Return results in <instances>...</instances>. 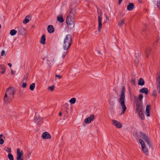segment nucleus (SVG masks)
I'll return each mask as SVG.
<instances>
[{
  "label": "nucleus",
  "instance_id": "nucleus-1",
  "mask_svg": "<svg viewBox=\"0 0 160 160\" xmlns=\"http://www.w3.org/2000/svg\"><path fill=\"white\" fill-rule=\"evenodd\" d=\"M125 88L124 86H122V91L119 99V102L122 109L121 114L123 113L126 111L127 109L125 103Z\"/></svg>",
  "mask_w": 160,
  "mask_h": 160
},
{
  "label": "nucleus",
  "instance_id": "nucleus-2",
  "mask_svg": "<svg viewBox=\"0 0 160 160\" xmlns=\"http://www.w3.org/2000/svg\"><path fill=\"white\" fill-rule=\"evenodd\" d=\"M72 44V36L70 34L67 35L64 40L63 44V48L66 50H68L70 48Z\"/></svg>",
  "mask_w": 160,
  "mask_h": 160
},
{
  "label": "nucleus",
  "instance_id": "nucleus-3",
  "mask_svg": "<svg viewBox=\"0 0 160 160\" xmlns=\"http://www.w3.org/2000/svg\"><path fill=\"white\" fill-rule=\"evenodd\" d=\"M74 10L71 9L69 12L68 15L66 18V23L68 26L72 25L74 26Z\"/></svg>",
  "mask_w": 160,
  "mask_h": 160
},
{
  "label": "nucleus",
  "instance_id": "nucleus-4",
  "mask_svg": "<svg viewBox=\"0 0 160 160\" xmlns=\"http://www.w3.org/2000/svg\"><path fill=\"white\" fill-rule=\"evenodd\" d=\"M139 133L140 135V137L145 141L147 144L148 145L149 148H151V149H152L153 147L148 137L146 134L142 132H140Z\"/></svg>",
  "mask_w": 160,
  "mask_h": 160
},
{
  "label": "nucleus",
  "instance_id": "nucleus-5",
  "mask_svg": "<svg viewBox=\"0 0 160 160\" xmlns=\"http://www.w3.org/2000/svg\"><path fill=\"white\" fill-rule=\"evenodd\" d=\"M134 100L136 103V111L138 112H142L143 105L142 102H139L136 96L134 97Z\"/></svg>",
  "mask_w": 160,
  "mask_h": 160
},
{
  "label": "nucleus",
  "instance_id": "nucleus-6",
  "mask_svg": "<svg viewBox=\"0 0 160 160\" xmlns=\"http://www.w3.org/2000/svg\"><path fill=\"white\" fill-rule=\"evenodd\" d=\"M102 13H101L100 15L98 17V31L99 32H100L101 29L102 28Z\"/></svg>",
  "mask_w": 160,
  "mask_h": 160
},
{
  "label": "nucleus",
  "instance_id": "nucleus-7",
  "mask_svg": "<svg viewBox=\"0 0 160 160\" xmlns=\"http://www.w3.org/2000/svg\"><path fill=\"white\" fill-rule=\"evenodd\" d=\"M112 121L113 125L117 128H120L122 127V124L119 122L114 119H112Z\"/></svg>",
  "mask_w": 160,
  "mask_h": 160
},
{
  "label": "nucleus",
  "instance_id": "nucleus-8",
  "mask_svg": "<svg viewBox=\"0 0 160 160\" xmlns=\"http://www.w3.org/2000/svg\"><path fill=\"white\" fill-rule=\"evenodd\" d=\"M95 118V116L93 114L90 115L88 118H86L84 120V122L85 123H89L91 121H93Z\"/></svg>",
  "mask_w": 160,
  "mask_h": 160
},
{
  "label": "nucleus",
  "instance_id": "nucleus-9",
  "mask_svg": "<svg viewBox=\"0 0 160 160\" xmlns=\"http://www.w3.org/2000/svg\"><path fill=\"white\" fill-rule=\"evenodd\" d=\"M42 138L43 139H50L51 136L48 132H45L42 134Z\"/></svg>",
  "mask_w": 160,
  "mask_h": 160
},
{
  "label": "nucleus",
  "instance_id": "nucleus-10",
  "mask_svg": "<svg viewBox=\"0 0 160 160\" xmlns=\"http://www.w3.org/2000/svg\"><path fill=\"white\" fill-rule=\"evenodd\" d=\"M152 51V48L150 47H148L146 48L145 50V53L146 55V57L148 58L149 55L150 54Z\"/></svg>",
  "mask_w": 160,
  "mask_h": 160
},
{
  "label": "nucleus",
  "instance_id": "nucleus-11",
  "mask_svg": "<svg viewBox=\"0 0 160 160\" xmlns=\"http://www.w3.org/2000/svg\"><path fill=\"white\" fill-rule=\"evenodd\" d=\"M42 120V118L40 117L39 116H35L34 121L37 124H39L40 123V122Z\"/></svg>",
  "mask_w": 160,
  "mask_h": 160
},
{
  "label": "nucleus",
  "instance_id": "nucleus-12",
  "mask_svg": "<svg viewBox=\"0 0 160 160\" xmlns=\"http://www.w3.org/2000/svg\"><path fill=\"white\" fill-rule=\"evenodd\" d=\"M17 158L22 157L23 156V153L22 150L20 151V149L19 148H18L17 150Z\"/></svg>",
  "mask_w": 160,
  "mask_h": 160
},
{
  "label": "nucleus",
  "instance_id": "nucleus-13",
  "mask_svg": "<svg viewBox=\"0 0 160 160\" xmlns=\"http://www.w3.org/2000/svg\"><path fill=\"white\" fill-rule=\"evenodd\" d=\"M139 92L141 93H144L145 94L147 95L148 93V90L147 88H143L140 89Z\"/></svg>",
  "mask_w": 160,
  "mask_h": 160
},
{
  "label": "nucleus",
  "instance_id": "nucleus-14",
  "mask_svg": "<svg viewBox=\"0 0 160 160\" xmlns=\"http://www.w3.org/2000/svg\"><path fill=\"white\" fill-rule=\"evenodd\" d=\"M48 32L50 33H52L54 31V29L53 26L52 25L48 26L47 28Z\"/></svg>",
  "mask_w": 160,
  "mask_h": 160
},
{
  "label": "nucleus",
  "instance_id": "nucleus-15",
  "mask_svg": "<svg viewBox=\"0 0 160 160\" xmlns=\"http://www.w3.org/2000/svg\"><path fill=\"white\" fill-rule=\"evenodd\" d=\"M18 32L19 34L23 35L26 32V29L24 28H18Z\"/></svg>",
  "mask_w": 160,
  "mask_h": 160
},
{
  "label": "nucleus",
  "instance_id": "nucleus-16",
  "mask_svg": "<svg viewBox=\"0 0 160 160\" xmlns=\"http://www.w3.org/2000/svg\"><path fill=\"white\" fill-rule=\"evenodd\" d=\"M46 35L43 34L40 40V43L43 45H45L46 44Z\"/></svg>",
  "mask_w": 160,
  "mask_h": 160
},
{
  "label": "nucleus",
  "instance_id": "nucleus-17",
  "mask_svg": "<svg viewBox=\"0 0 160 160\" xmlns=\"http://www.w3.org/2000/svg\"><path fill=\"white\" fill-rule=\"evenodd\" d=\"M151 108V105H147L146 107V115L147 116L149 117L150 116L149 111Z\"/></svg>",
  "mask_w": 160,
  "mask_h": 160
},
{
  "label": "nucleus",
  "instance_id": "nucleus-18",
  "mask_svg": "<svg viewBox=\"0 0 160 160\" xmlns=\"http://www.w3.org/2000/svg\"><path fill=\"white\" fill-rule=\"evenodd\" d=\"M134 5L132 3H130L127 6V9L128 11H131L134 8Z\"/></svg>",
  "mask_w": 160,
  "mask_h": 160
},
{
  "label": "nucleus",
  "instance_id": "nucleus-19",
  "mask_svg": "<svg viewBox=\"0 0 160 160\" xmlns=\"http://www.w3.org/2000/svg\"><path fill=\"white\" fill-rule=\"evenodd\" d=\"M16 74V71H15L11 70V78L12 79H14Z\"/></svg>",
  "mask_w": 160,
  "mask_h": 160
},
{
  "label": "nucleus",
  "instance_id": "nucleus-20",
  "mask_svg": "<svg viewBox=\"0 0 160 160\" xmlns=\"http://www.w3.org/2000/svg\"><path fill=\"white\" fill-rule=\"evenodd\" d=\"M145 84L144 81L142 78H140L138 81V84L139 85L142 86Z\"/></svg>",
  "mask_w": 160,
  "mask_h": 160
},
{
  "label": "nucleus",
  "instance_id": "nucleus-21",
  "mask_svg": "<svg viewBox=\"0 0 160 160\" xmlns=\"http://www.w3.org/2000/svg\"><path fill=\"white\" fill-rule=\"evenodd\" d=\"M29 18H31V16L30 15L27 16L23 21V23L24 24L27 23L30 20Z\"/></svg>",
  "mask_w": 160,
  "mask_h": 160
},
{
  "label": "nucleus",
  "instance_id": "nucleus-22",
  "mask_svg": "<svg viewBox=\"0 0 160 160\" xmlns=\"http://www.w3.org/2000/svg\"><path fill=\"white\" fill-rule=\"evenodd\" d=\"M142 151L146 155H148V151L147 148L145 147V146H144L143 147H142Z\"/></svg>",
  "mask_w": 160,
  "mask_h": 160
},
{
  "label": "nucleus",
  "instance_id": "nucleus-23",
  "mask_svg": "<svg viewBox=\"0 0 160 160\" xmlns=\"http://www.w3.org/2000/svg\"><path fill=\"white\" fill-rule=\"evenodd\" d=\"M9 90H10L9 88H8L6 90V93H5V96H4V100L5 102H7V101H6V98H7V95L8 94H10V92H9Z\"/></svg>",
  "mask_w": 160,
  "mask_h": 160
},
{
  "label": "nucleus",
  "instance_id": "nucleus-24",
  "mask_svg": "<svg viewBox=\"0 0 160 160\" xmlns=\"http://www.w3.org/2000/svg\"><path fill=\"white\" fill-rule=\"evenodd\" d=\"M57 20L60 22H64V19L63 18L62 15H60L58 16Z\"/></svg>",
  "mask_w": 160,
  "mask_h": 160
},
{
  "label": "nucleus",
  "instance_id": "nucleus-25",
  "mask_svg": "<svg viewBox=\"0 0 160 160\" xmlns=\"http://www.w3.org/2000/svg\"><path fill=\"white\" fill-rule=\"evenodd\" d=\"M5 70V67L3 65H2L0 66V71L1 72L2 74H3Z\"/></svg>",
  "mask_w": 160,
  "mask_h": 160
},
{
  "label": "nucleus",
  "instance_id": "nucleus-26",
  "mask_svg": "<svg viewBox=\"0 0 160 160\" xmlns=\"http://www.w3.org/2000/svg\"><path fill=\"white\" fill-rule=\"evenodd\" d=\"M138 114L142 120H143L145 118V117L144 114L142 112H138Z\"/></svg>",
  "mask_w": 160,
  "mask_h": 160
},
{
  "label": "nucleus",
  "instance_id": "nucleus-27",
  "mask_svg": "<svg viewBox=\"0 0 160 160\" xmlns=\"http://www.w3.org/2000/svg\"><path fill=\"white\" fill-rule=\"evenodd\" d=\"M156 81L158 82L157 86H160V74H157Z\"/></svg>",
  "mask_w": 160,
  "mask_h": 160
},
{
  "label": "nucleus",
  "instance_id": "nucleus-28",
  "mask_svg": "<svg viewBox=\"0 0 160 160\" xmlns=\"http://www.w3.org/2000/svg\"><path fill=\"white\" fill-rule=\"evenodd\" d=\"M15 92V89L11 87V94L12 95V98H14V95Z\"/></svg>",
  "mask_w": 160,
  "mask_h": 160
},
{
  "label": "nucleus",
  "instance_id": "nucleus-29",
  "mask_svg": "<svg viewBox=\"0 0 160 160\" xmlns=\"http://www.w3.org/2000/svg\"><path fill=\"white\" fill-rule=\"evenodd\" d=\"M17 32V30L15 29H12L11 30V35L14 36L16 33Z\"/></svg>",
  "mask_w": 160,
  "mask_h": 160
},
{
  "label": "nucleus",
  "instance_id": "nucleus-30",
  "mask_svg": "<svg viewBox=\"0 0 160 160\" xmlns=\"http://www.w3.org/2000/svg\"><path fill=\"white\" fill-rule=\"evenodd\" d=\"M3 136V135L2 134L0 135V144H3L4 142V140L2 138Z\"/></svg>",
  "mask_w": 160,
  "mask_h": 160
},
{
  "label": "nucleus",
  "instance_id": "nucleus-31",
  "mask_svg": "<svg viewBox=\"0 0 160 160\" xmlns=\"http://www.w3.org/2000/svg\"><path fill=\"white\" fill-rule=\"evenodd\" d=\"M143 97V95L142 94H140L138 97V101L139 102H142V98Z\"/></svg>",
  "mask_w": 160,
  "mask_h": 160
},
{
  "label": "nucleus",
  "instance_id": "nucleus-32",
  "mask_svg": "<svg viewBox=\"0 0 160 160\" xmlns=\"http://www.w3.org/2000/svg\"><path fill=\"white\" fill-rule=\"evenodd\" d=\"M35 87V84L34 83H32L30 86V89L32 90L33 91Z\"/></svg>",
  "mask_w": 160,
  "mask_h": 160
},
{
  "label": "nucleus",
  "instance_id": "nucleus-33",
  "mask_svg": "<svg viewBox=\"0 0 160 160\" xmlns=\"http://www.w3.org/2000/svg\"><path fill=\"white\" fill-rule=\"evenodd\" d=\"M76 101V98H72L69 101L70 102L71 104H74L75 103Z\"/></svg>",
  "mask_w": 160,
  "mask_h": 160
},
{
  "label": "nucleus",
  "instance_id": "nucleus-34",
  "mask_svg": "<svg viewBox=\"0 0 160 160\" xmlns=\"http://www.w3.org/2000/svg\"><path fill=\"white\" fill-rule=\"evenodd\" d=\"M139 141L142 147H143L144 146H145V143H144V142L141 139H140L139 140Z\"/></svg>",
  "mask_w": 160,
  "mask_h": 160
},
{
  "label": "nucleus",
  "instance_id": "nucleus-35",
  "mask_svg": "<svg viewBox=\"0 0 160 160\" xmlns=\"http://www.w3.org/2000/svg\"><path fill=\"white\" fill-rule=\"evenodd\" d=\"M109 103L111 106H113L114 105L115 102L113 100L111 99L110 100Z\"/></svg>",
  "mask_w": 160,
  "mask_h": 160
},
{
  "label": "nucleus",
  "instance_id": "nucleus-36",
  "mask_svg": "<svg viewBox=\"0 0 160 160\" xmlns=\"http://www.w3.org/2000/svg\"><path fill=\"white\" fill-rule=\"evenodd\" d=\"M28 77V74H26L24 76L23 79L22 80V82H24L25 80H26Z\"/></svg>",
  "mask_w": 160,
  "mask_h": 160
},
{
  "label": "nucleus",
  "instance_id": "nucleus-37",
  "mask_svg": "<svg viewBox=\"0 0 160 160\" xmlns=\"http://www.w3.org/2000/svg\"><path fill=\"white\" fill-rule=\"evenodd\" d=\"M124 20H122L120 22L118 23V25L119 27L122 26V24L124 23Z\"/></svg>",
  "mask_w": 160,
  "mask_h": 160
},
{
  "label": "nucleus",
  "instance_id": "nucleus-38",
  "mask_svg": "<svg viewBox=\"0 0 160 160\" xmlns=\"http://www.w3.org/2000/svg\"><path fill=\"white\" fill-rule=\"evenodd\" d=\"M157 95V94L156 91L155 90H153L152 92V95L153 97H156Z\"/></svg>",
  "mask_w": 160,
  "mask_h": 160
},
{
  "label": "nucleus",
  "instance_id": "nucleus-39",
  "mask_svg": "<svg viewBox=\"0 0 160 160\" xmlns=\"http://www.w3.org/2000/svg\"><path fill=\"white\" fill-rule=\"evenodd\" d=\"M67 50H66V51L65 52H64L63 54H62V58H64L65 57V56H66V55H67Z\"/></svg>",
  "mask_w": 160,
  "mask_h": 160
},
{
  "label": "nucleus",
  "instance_id": "nucleus-40",
  "mask_svg": "<svg viewBox=\"0 0 160 160\" xmlns=\"http://www.w3.org/2000/svg\"><path fill=\"white\" fill-rule=\"evenodd\" d=\"M54 86H52L51 87H49L48 88L49 90L52 91H53L54 90Z\"/></svg>",
  "mask_w": 160,
  "mask_h": 160
},
{
  "label": "nucleus",
  "instance_id": "nucleus-41",
  "mask_svg": "<svg viewBox=\"0 0 160 160\" xmlns=\"http://www.w3.org/2000/svg\"><path fill=\"white\" fill-rule=\"evenodd\" d=\"M157 88L158 92L160 94V86H157Z\"/></svg>",
  "mask_w": 160,
  "mask_h": 160
},
{
  "label": "nucleus",
  "instance_id": "nucleus-42",
  "mask_svg": "<svg viewBox=\"0 0 160 160\" xmlns=\"http://www.w3.org/2000/svg\"><path fill=\"white\" fill-rule=\"evenodd\" d=\"M26 87H27L26 83L23 82L22 84V87L23 88H25Z\"/></svg>",
  "mask_w": 160,
  "mask_h": 160
},
{
  "label": "nucleus",
  "instance_id": "nucleus-43",
  "mask_svg": "<svg viewBox=\"0 0 160 160\" xmlns=\"http://www.w3.org/2000/svg\"><path fill=\"white\" fill-rule=\"evenodd\" d=\"M1 55L2 56H5V51L3 50H2V51H1Z\"/></svg>",
  "mask_w": 160,
  "mask_h": 160
},
{
  "label": "nucleus",
  "instance_id": "nucleus-44",
  "mask_svg": "<svg viewBox=\"0 0 160 160\" xmlns=\"http://www.w3.org/2000/svg\"><path fill=\"white\" fill-rule=\"evenodd\" d=\"M131 82L132 84L135 85V82H136V81L134 79H132L131 80Z\"/></svg>",
  "mask_w": 160,
  "mask_h": 160
},
{
  "label": "nucleus",
  "instance_id": "nucleus-45",
  "mask_svg": "<svg viewBox=\"0 0 160 160\" xmlns=\"http://www.w3.org/2000/svg\"><path fill=\"white\" fill-rule=\"evenodd\" d=\"M55 77L56 78H58V79H60L62 78V76L61 75H58L56 74L55 75Z\"/></svg>",
  "mask_w": 160,
  "mask_h": 160
},
{
  "label": "nucleus",
  "instance_id": "nucleus-46",
  "mask_svg": "<svg viewBox=\"0 0 160 160\" xmlns=\"http://www.w3.org/2000/svg\"><path fill=\"white\" fill-rule=\"evenodd\" d=\"M17 160H23V157L17 158Z\"/></svg>",
  "mask_w": 160,
  "mask_h": 160
},
{
  "label": "nucleus",
  "instance_id": "nucleus-47",
  "mask_svg": "<svg viewBox=\"0 0 160 160\" xmlns=\"http://www.w3.org/2000/svg\"><path fill=\"white\" fill-rule=\"evenodd\" d=\"M5 150L7 151H8L9 152H10V149L8 148H5Z\"/></svg>",
  "mask_w": 160,
  "mask_h": 160
},
{
  "label": "nucleus",
  "instance_id": "nucleus-48",
  "mask_svg": "<svg viewBox=\"0 0 160 160\" xmlns=\"http://www.w3.org/2000/svg\"><path fill=\"white\" fill-rule=\"evenodd\" d=\"M135 62L138 63L139 62V60L138 59V58H137L135 60Z\"/></svg>",
  "mask_w": 160,
  "mask_h": 160
},
{
  "label": "nucleus",
  "instance_id": "nucleus-49",
  "mask_svg": "<svg viewBox=\"0 0 160 160\" xmlns=\"http://www.w3.org/2000/svg\"><path fill=\"white\" fill-rule=\"evenodd\" d=\"M160 5V1H158L157 2V7H159Z\"/></svg>",
  "mask_w": 160,
  "mask_h": 160
},
{
  "label": "nucleus",
  "instance_id": "nucleus-50",
  "mask_svg": "<svg viewBox=\"0 0 160 160\" xmlns=\"http://www.w3.org/2000/svg\"><path fill=\"white\" fill-rule=\"evenodd\" d=\"M11 160H14V158L13 155L11 154Z\"/></svg>",
  "mask_w": 160,
  "mask_h": 160
},
{
  "label": "nucleus",
  "instance_id": "nucleus-51",
  "mask_svg": "<svg viewBox=\"0 0 160 160\" xmlns=\"http://www.w3.org/2000/svg\"><path fill=\"white\" fill-rule=\"evenodd\" d=\"M122 0H119V1H118V4H120L121 3V2H122Z\"/></svg>",
  "mask_w": 160,
  "mask_h": 160
},
{
  "label": "nucleus",
  "instance_id": "nucleus-52",
  "mask_svg": "<svg viewBox=\"0 0 160 160\" xmlns=\"http://www.w3.org/2000/svg\"><path fill=\"white\" fill-rule=\"evenodd\" d=\"M8 158L10 159V153H9L8 155Z\"/></svg>",
  "mask_w": 160,
  "mask_h": 160
},
{
  "label": "nucleus",
  "instance_id": "nucleus-53",
  "mask_svg": "<svg viewBox=\"0 0 160 160\" xmlns=\"http://www.w3.org/2000/svg\"><path fill=\"white\" fill-rule=\"evenodd\" d=\"M105 16H106V19L107 20H109V18L108 17V16H107V15H105Z\"/></svg>",
  "mask_w": 160,
  "mask_h": 160
},
{
  "label": "nucleus",
  "instance_id": "nucleus-54",
  "mask_svg": "<svg viewBox=\"0 0 160 160\" xmlns=\"http://www.w3.org/2000/svg\"><path fill=\"white\" fill-rule=\"evenodd\" d=\"M61 115H62V113L61 112H60L59 114V116H61Z\"/></svg>",
  "mask_w": 160,
  "mask_h": 160
},
{
  "label": "nucleus",
  "instance_id": "nucleus-55",
  "mask_svg": "<svg viewBox=\"0 0 160 160\" xmlns=\"http://www.w3.org/2000/svg\"><path fill=\"white\" fill-rule=\"evenodd\" d=\"M8 65L9 67H10V63H8Z\"/></svg>",
  "mask_w": 160,
  "mask_h": 160
},
{
  "label": "nucleus",
  "instance_id": "nucleus-56",
  "mask_svg": "<svg viewBox=\"0 0 160 160\" xmlns=\"http://www.w3.org/2000/svg\"><path fill=\"white\" fill-rule=\"evenodd\" d=\"M30 153H28V155L29 156V155H30Z\"/></svg>",
  "mask_w": 160,
  "mask_h": 160
},
{
  "label": "nucleus",
  "instance_id": "nucleus-57",
  "mask_svg": "<svg viewBox=\"0 0 160 160\" xmlns=\"http://www.w3.org/2000/svg\"><path fill=\"white\" fill-rule=\"evenodd\" d=\"M12 64L11 63V67H12Z\"/></svg>",
  "mask_w": 160,
  "mask_h": 160
},
{
  "label": "nucleus",
  "instance_id": "nucleus-58",
  "mask_svg": "<svg viewBox=\"0 0 160 160\" xmlns=\"http://www.w3.org/2000/svg\"><path fill=\"white\" fill-rule=\"evenodd\" d=\"M138 2H140V3H141V2H140V1H138Z\"/></svg>",
  "mask_w": 160,
  "mask_h": 160
}]
</instances>
